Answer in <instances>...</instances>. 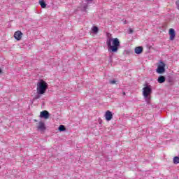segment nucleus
<instances>
[{"mask_svg": "<svg viewBox=\"0 0 179 179\" xmlns=\"http://www.w3.org/2000/svg\"><path fill=\"white\" fill-rule=\"evenodd\" d=\"M48 89V84L44 80H40L37 83L36 93L37 94H44Z\"/></svg>", "mask_w": 179, "mask_h": 179, "instance_id": "7ed1b4c3", "label": "nucleus"}, {"mask_svg": "<svg viewBox=\"0 0 179 179\" xmlns=\"http://www.w3.org/2000/svg\"><path fill=\"white\" fill-rule=\"evenodd\" d=\"M169 40H171V41H173L174 38H176V30H174V29L173 28L169 29Z\"/></svg>", "mask_w": 179, "mask_h": 179, "instance_id": "0eeeda50", "label": "nucleus"}, {"mask_svg": "<svg viewBox=\"0 0 179 179\" xmlns=\"http://www.w3.org/2000/svg\"><path fill=\"white\" fill-rule=\"evenodd\" d=\"M87 1H93V0H87Z\"/></svg>", "mask_w": 179, "mask_h": 179, "instance_id": "cd10ccee", "label": "nucleus"}, {"mask_svg": "<svg viewBox=\"0 0 179 179\" xmlns=\"http://www.w3.org/2000/svg\"><path fill=\"white\" fill-rule=\"evenodd\" d=\"M124 23H127V21H125Z\"/></svg>", "mask_w": 179, "mask_h": 179, "instance_id": "c85d7f7f", "label": "nucleus"}, {"mask_svg": "<svg viewBox=\"0 0 179 179\" xmlns=\"http://www.w3.org/2000/svg\"><path fill=\"white\" fill-rule=\"evenodd\" d=\"M92 31L94 33V34H97V33H99V27L96 26H93L92 27Z\"/></svg>", "mask_w": 179, "mask_h": 179, "instance_id": "4468645a", "label": "nucleus"}, {"mask_svg": "<svg viewBox=\"0 0 179 179\" xmlns=\"http://www.w3.org/2000/svg\"><path fill=\"white\" fill-rule=\"evenodd\" d=\"M2 73V69H0V75Z\"/></svg>", "mask_w": 179, "mask_h": 179, "instance_id": "393cba45", "label": "nucleus"}, {"mask_svg": "<svg viewBox=\"0 0 179 179\" xmlns=\"http://www.w3.org/2000/svg\"><path fill=\"white\" fill-rule=\"evenodd\" d=\"M0 169H1V166H0Z\"/></svg>", "mask_w": 179, "mask_h": 179, "instance_id": "c756f323", "label": "nucleus"}, {"mask_svg": "<svg viewBox=\"0 0 179 179\" xmlns=\"http://www.w3.org/2000/svg\"><path fill=\"white\" fill-rule=\"evenodd\" d=\"M123 54H124V55H129V54H131V50H124Z\"/></svg>", "mask_w": 179, "mask_h": 179, "instance_id": "6ab92c4d", "label": "nucleus"}, {"mask_svg": "<svg viewBox=\"0 0 179 179\" xmlns=\"http://www.w3.org/2000/svg\"><path fill=\"white\" fill-rule=\"evenodd\" d=\"M106 121H111L113 120V112L107 110L104 115Z\"/></svg>", "mask_w": 179, "mask_h": 179, "instance_id": "6e6552de", "label": "nucleus"}, {"mask_svg": "<svg viewBox=\"0 0 179 179\" xmlns=\"http://www.w3.org/2000/svg\"><path fill=\"white\" fill-rule=\"evenodd\" d=\"M157 82L158 83H164L166 82V77L164 76H159Z\"/></svg>", "mask_w": 179, "mask_h": 179, "instance_id": "9b49d317", "label": "nucleus"}, {"mask_svg": "<svg viewBox=\"0 0 179 179\" xmlns=\"http://www.w3.org/2000/svg\"><path fill=\"white\" fill-rule=\"evenodd\" d=\"M39 4L41 5V8H47V3L44 0H39Z\"/></svg>", "mask_w": 179, "mask_h": 179, "instance_id": "ddd939ff", "label": "nucleus"}, {"mask_svg": "<svg viewBox=\"0 0 179 179\" xmlns=\"http://www.w3.org/2000/svg\"><path fill=\"white\" fill-rule=\"evenodd\" d=\"M40 97H41V94H37V95H35V96L34 97V100H38Z\"/></svg>", "mask_w": 179, "mask_h": 179, "instance_id": "f3484780", "label": "nucleus"}, {"mask_svg": "<svg viewBox=\"0 0 179 179\" xmlns=\"http://www.w3.org/2000/svg\"><path fill=\"white\" fill-rule=\"evenodd\" d=\"M108 64H110L111 65H113V55H110L109 56V59H108Z\"/></svg>", "mask_w": 179, "mask_h": 179, "instance_id": "dca6fc26", "label": "nucleus"}, {"mask_svg": "<svg viewBox=\"0 0 179 179\" xmlns=\"http://www.w3.org/2000/svg\"><path fill=\"white\" fill-rule=\"evenodd\" d=\"M23 36V33H22V31H17L14 34V38L17 41H20L22 40V37Z\"/></svg>", "mask_w": 179, "mask_h": 179, "instance_id": "423d86ee", "label": "nucleus"}, {"mask_svg": "<svg viewBox=\"0 0 179 179\" xmlns=\"http://www.w3.org/2000/svg\"><path fill=\"white\" fill-rule=\"evenodd\" d=\"M58 131L59 132H64V131H66V127H65V126H64L63 124H61L58 127Z\"/></svg>", "mask_w": 179, "mask_h": 179, "instance_id": "f8f14e48", "label": "nucleus"}, {"mask_svg": "<svg viewBox=\"0 0 179 179\" xmlns=\"http://www.w3.org/2000/svg\"><path fill=\"white\" fill-rule=\"evenodd\" d=\"M38 126L37 127V129L39 131H42V132H44V131H45V129H47V127H45V123H44L42 121H40L38 123Z\"/></svg>", "mask_w": 179, "mask_h": 179, "instance_id": "1a4fd4ad", "label": "nucleus"}, {"mask_svg": "<svg viewBox=\"0 0 179 179\" xmlns=\"http://www.w3.org/2000/svg\"><path fill=\"white\" fill-rule=\"evenodd\" d=\"M123 94H125V92H123Z\"/></svg>", "mask_w": 179, "mask_h": 179, "instance_id": "bb28decb", "label": "nucleus"}, {"mask_svg": "<svg viewBox=\"0 0 179 179\" xmlns=\"http://www.w3.org/2000/svg\"><path fill=\"white\" fill-rule=\"evenodd\" d=\"M34 122H37V120H34Z\"/></svg>", "mask_w": 179, "mask_h": 179, "instance_id": "a878e982", "label": "nucleus"}, {"mask_svg": "<svg viewBox=\"0 0 179 179\" xmlns=\"http://www.w3.org/2000/svg\"><path fill=\"white\" fill-rule=\"evenodd\" d=\"M176 4L177 6L178 9L179 10V0L176 1Z\"/></svg>", "mask_w": 179, "mask_h": 179, "instance_id": "4be33fe9", "label": "nucleus"}, {"mask_svg": "<svg viewBox=\"0 0 179 179\" xmlns=\"http://www.w3.org/2000/svg\"><path fill=\"white\" fill-rule=\"evenodd\" d=\"M83 9H84V10H86V9H87V4H86L83 6Z\"/></svg>", "mask_w": 179, "mask_h": 179, "instance_id": "5701e85b", "label": "nucleus"}, {"mask_svg": "<svg viewBox=\"0 0 179 179\" xmlns=\"http://www.w3.org/2000/svg\"><path fill=\"white\" fill-rule=\"evenodd\" d=\"M134 52L135 54H137V55L142 54V52H143V47L142 46L136 47L134 49Z\"/></svg>", "mask_w": 179, "mask_h": 179, "instance_id": "9d476101", "label": "nucleus"}, {"mask_svg": "<svg viewBox=\"0 0 179 179\" xmlns=\"http://www.w3.org/2000/svg\"><path fill=\"white\" fill-rule=\"evenodd\" d=\"M109 83L110 85H115V83H117V81L115 80H110Z\"/></svg>", "mask_w": 179, "mask_h": 179, "instance_id": "a211bd4d", "label": "nucleus"}, {"mask_svg": "<svg viewBox=\"0 0 179 179\" xmlns=\"http://www.w3.org/2000/svg\"><path fill=\"white\" fill-rule=\"evenodd\" d=\"M173 163H174V164H178V163H179V157H174L173 158Z\"/></svg>", "mask_w": 179, "mask_h": 179, "instance_id": "2eb2a0df", "label": "nucleus"}, {"mask_svg": "<svg viewBox=\"0 0 179 179\" xmlns=\"http://www.w3.org/2000/svg\"><path fill=\"white\" fill-rule=\"evenodd\" d=\"M156 71L159 75L166 72V64L163 61H159V65L157 66Z\"/></svg>", "mask_w": 179, "mask_h": 179, "instance_id": "20e7f679", "label": "nucleus"}, {"mask_svg": "<svg viewBox=\"0 0 179 179\" xmlns=\"http://www.w3.org/2000/svg\"><path fill=\"white\" fill-rule=\"evenodd\" d=\"M106 45L108 47V52L114 53L118 52L121 43L118 38H108L106 39Z\"/></svg>", "mask_w": 179, "mask_h": 179, "instance_id": "f257e3e1", "label": "nucleus"}, {"mask_svg": "<svg viewBox=\"0 0 179 179\" xmlns=\"http://www.w3.org/2000/svg\"><path fill=\"white\" fill-rule=\"evenodd\" d=\"M40 118H44V120H48L50 118V113L48 110H43L40 113Z\"/></svg>", "mask_w": 179, "mask_h": 179, "instance_id": "39448f33", "label": "nucleus"}, {"mask_svg": "<svg viewBox=\"0 0 179 179\" xmlns=\"http://www.w3.org/2000/svg\"><path fill=\"white\" fill-rule=\"evenodd\" d=\"M152 85L145 84V87L143 88V96L148 105L150 104V94H152Z\"/></svg>", "mask_w": 179, "mask_h": 179, "instance_id": "f03ea898", "label": "nucleus"}, {"mask_svg": "<svg viewBox=\"0 0 179 179\" xmlns=\"http://www.w3.org/2000/svg\"><path fill=\"white\" fill-rule=\"evenodd\" d=\"M132 33H134V29H132V28H129L128 34H132Z\"/></svg>", "mask_w": 179, "mask_h": 179, "instance_id": "412c9836", "label": "nucleus"}, {"mask_svg": "<svg viewBox=\"0 0 179 179\" xmlns=\"http://www.w3.org/2000/svg\"><path fill=\"white\" fill-rule=\"evenodd\" d=\"M167 81L169 82V83H173V77H169Z\"/></svg>", "mask_w": 179, "mask_h": 179, "instance_id": "aec40b11", "label": "nucleus"}, {"mask_svg": "<svg viewBox=\"0 0 179 179\" xmlns=\"http://www.w3.org/2000/svg\"><path fill=\"white\" fill-rule=\"evenodd\" d=\"M106 36H107V37H108V38H110V36H111V34L108 32V33H106Z\"/></svg>", "mask_w": 179, "mask_h": 179, "instance_id": "b1692460", "label": "nucleus"}]
</instances>
